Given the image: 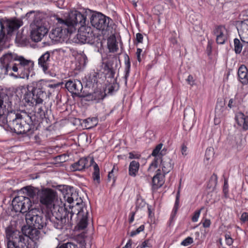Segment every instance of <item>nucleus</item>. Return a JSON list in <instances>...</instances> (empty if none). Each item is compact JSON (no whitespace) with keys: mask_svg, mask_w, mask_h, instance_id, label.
<instances>
[{"mask_svg":"<svg viewBox=\"0 0 248 248\" xmlns=\"http://www.w3.org/2000/svg\"><path fill=\"white\" fill-rule=\"evenodd\" d=\"M25 188L27 191L28 196H29L30 197H33L34 196L35 193L32 190L27 189V187H25Z\"/></svg>","mask_w":248,"mask_h":248,"instance_id":"nucleus-56","label":"nucleus"},{"mask_svg":"<svg viewBox=\"0 0 248 248\" xmlns=\"http://www.w3.org/2000/svg\"><path fill=\"white\" fill-rule=\"evenodd\" d=\"M201 213V210L196 211L194 213L193 216L192 217V220L193 222H197L199 217Z\"/></svg>","mask_w":248,"mask_h":248,"instance_id":"nucleus-43","label":"nucleus"},{"mask_svg":"<svg viewBox=\"0 0 248 248\" xmlns=\"http://www.w3.org/2000/svg\"><path fill=\"white\" fill-rule=\"evenodd\" d=\"M38 228H35V226L29 225L28 226H24L22 228V233L28 237L29 239L37 240L39 237L40 233Z\"/></svg>","mask_w":248,"mask_h":248,"instance_id":"nucleus-18","label":"nucleus"},{"mask_svg":"<svg viewBox=\"0 0 248 248\" xmlns=\"http://www.w3.org/2000/svg\"><path fill=\"white\" fill-rule=\"evenodd\" d=\"M206 49L208 52V54H210L212 50V46L210 42H208Z\"/></svg>","mask_w":248,"mask_h":248,"instance_id":"nucleus-59","label":"nucleus"},{"mask_svg":"<svg viewBox=\"0 0 248 248\" xmlns=\"http://www.w3.org/2000/svg\"><path fill=\"white\" fill-rule=\"evenodd\" d=\"M70 156H72V155L71 153L67 152V153L63 154V159H64L63 162L68 161Z\"/></svg>","mask_w":248,"mask_h":248,"instance_id":"nucleus-49","label":"nucleus"},{"mask_svg":"<svg viewBox=\"0 0 248 248\" xmlns=\"http://www.w3.org/2000/svg\"><path fill=\"white\" fill-rule=\"evenodd\" d=\"M107 81L112 83V84L110 86H109L108 88V93H111L114 91H117L118 90L119 86L118 84L117 83L116 81L114 82L112 80H111V81H110V80H109L108 79L107 80Z\"/></svg>","mask_w":248,"mask_h":248,"instance_id":"nucleus-38","label":"nucleus"},{"mask_svg":"<svg viewBox=\"0 0 248 248\" xmlns=\"http://www.w3.org/2000/svg\"><path fill=\"white\" fill-rule=\"evenodd\" d=\"M151 247V244L149 243V240H146L143 242H142V243L141 244V245L140 246H139L138 247H140V248H145L147 247Z\"/></svg>","mask_w":248,"mask_h":248,"instance_id":"nucleus-47","label":"nucleus"},{"mask_svg":"<svg viewBox=\"0 0 248 248\" xmlns=\"http://www.w3.org/2000/svg\"><path fill=\"white\" fill-rule=\"evenodd\" d=\"M239 80L243 85L248 84V68L244 65H241L237 72Z\"/></svg>","mask_w":248,"mask_h":248,"instance_id":"nucleus-23","label":"nucleus"},{"mask_svg":"<svg viewBox=\"0 0 248 248\" xmlns=\"http://www.w3.org/2000/svg\"><path fill=\"white\" fill-rule=\"evenodd\" d=\"M4 94L0 93V125L4 126L6 123L5 117L4 115L6 110V106L4 105Z\"/></svg>","mask_w":248,"mask_h":248,"instance_id":"nucleus-28","label":"nucleus"},{"mask_svg":"<svg viewBox=\"0 0 248 248\" xmlns=\"http://www.w3.org/2000/svg\"><path fill=\"white\" fill-rule=\"evenodd\" d=\"M138 156L137 155H134L133 153L130 152L129 153V158L130 159H133L135 158H138Z\"/></svg>","mask_w":248,"mask_h":248,"instance_id":"nucleus-62","label":"nucleus"},{"mask_svg":"<svg viewBox=\"0 0 248 248\" xmlns=\"http://www.w3.org/2000/svg\"><path fill=\"white\" fill-rule=\"evenodd\" d=\"M162 146L163 144H158L153 151L152 155L155 156V158L154 161L150 164L149 169H151L152 167L156 168L158 163L159 158H161V157L164 156L163 153L164 150H162V151H160Z\"/></svg>","mask_w":248,"mask_h":248,"instance_id":"nucleus-21","label":"nucleus"},{"mask_svg":"<svg viewBox=\"0 0 248 248\" xmlns=\"http://www.w3.org/2000/svg\"><path fill=\"white\" fill-rule=\"evenodd\" d=\"M20 57L16 53L11 52L2 55L0 58V67L4 71L5 74H9L8 72L13 70V67L16 66ZM9 75L12 76L13 74L9 73Z\"/></svg>","mask_w":248,"mask_h":248,"instance_id":"nucleus-12","label":"nucleus"},{"mask_svg":"<svg viewBox=\"0 0 248 248\" xmlns=\"http://www.w3.org/2000/svg\"><path fill=\"white\" fill-rule=\"evenodd\" d=\"M160 162V167L164 174L168 173L173 168V164L171 163V159L167 156H164L159 158L158 162Z\"/></svg>","mask_w":248,"mask_h":248,"instance_id":"nucleus-20","label":"nucleus"},{"mask_svg":"<svg viewBox=\"0 0 248 248\" xmlns=\"http://www.w3.org/2000/svg\"><path fill=\"white\" fill-rule=\"evenodd\" d=\"M7 248H32L29 245L28 237L11 228L6 230Z\"/></svg>","mask_w":248,"mask_h":248,"instance_id":"nucleus-7","label":"nucleus"},{"mask_svg":"<svg viewBox=\"0 0 248 248\" xmlns=\"http://www.w3.org/2000/svg\"><path fill=\"white\" fill-rule=\"evenodd\" d=\"M50 62V53L46 51L38 59V65L42 68L43 71L46 73L48 69Z\"/></svg>","mask_w":248,"mask_h":248,"instance_id":"nucleus-24","label":"nucleus"},{"mask_svg":"<svg viewBox=\"0 0 248 248\" xmlns=\"http://www.w3.org/2000/svg\"><path fill=\"white\" fill-rule=\"evenodd\" d=\"M49 37L54 42H60L62 37V27L52 29L49 34Z\"/></svg>","mask_w":248,"mask_h":248,"instance_id":"nucleus-27","label":"nucleus"},{"mask_svg":"<svg viewBox=\"0 0 248 248\" xmlns=\"http://www.w3.org/2000/svg\"><path fill=\"white\" fill-rule=\"evenodd\" d=\"M223 190L225 194H226L228 192V185L227 180H225Z\"/></svg>","mask_w":248,"mask_h":248,"instance_id":"nucleus-55","label":"nucleus"},{"mask_svg":"<svg viewBox=\"0 0 248 248\" xmlns=\"http://www.w3.org/2000/svg\"><path fill=\"white\" fill-rule=\"evenodd\" d=\"M225 241L227 245L230 246L233 243V239L230 237L229 235H225Z\"/></svg>","mask_w":248,"mask_h":248,"instance_id":"nucleus-44","label":"nucleus"},{"mask_svg":"<svg viewBox=\"0 0 248 248\" xmlns=\"http://www.w3.org/2000/svg\"><path fill=\"white\" fill-rule=\"evenodd\" d=\"M23 24V22L18 19L4 20L0 19L1 30L0 32V43L2 42L6 35H12L13 32L17 30Z\"/></svg>","mask_w":248,"mask_h":248,"instance_id":"nucleus-10","label":"nucleus"},{"mask_svg":"<svg viewBox=\"0 0 248 248\" xmlns=\"http://www.w3.org/2000/svg\"><path fill=\"white\" fill-rule=\"evenodd\" d=\"M24 39V38L23 37H22L20 33H19V32H18L17 33V34H16V40H18V41H20V40H23Z\"/></svg>","mask_w":248,"mask_h":248,"instance_id":"nucleus-60","label":"nucleus"},{"mask_svg":"<svg viewBox=\"0 0 248 248\" xmlns=\"http://www.w3.org/2000/svg\"><path fill=\"white\" fill-rule=\"evenodd\" d=\"M140 167L139 162L133 160L131 161L129 166V175L132 177H135L138 172Z\"/></svg>","mask_w":248,"mask_h":248,"instance_id":"nucleus-29","label":"nucleus"},{"mask_svg":"<svg viewBox=\"0 0 248 248\" xmlns=\"http://www.w3.org/2000/svg\"><path fill=\"white\" fill-rule=\"evenodd\" d=\"M114 170H116V171L118 170L117 169H115V166L113 167L112 170H111V171L109 172V173L108 174V181H110L111 178H112L114 180V181L115 180L114 175H113V172Z\"/></svg>","mask_w":248,"mask_h":248,"instance_id":"nucleus-45","label":"nucleus"},{"mask_svg":"<svg viewBox=\"0 0 248 248\" xmlns=\"http://www.w3.org/2000/svg\"><path fill=\"white\" fill-rule=\"evenodd\" d=\"M130 62L129 60V58L128 55H126L125 57V69H124V82L125 85L127 84V78L129 75L130 69Z\"/></svg>","mask_w":248,"mask_h":248,"instance_id":"nucleus-31","label":"nucleus"},{"mask_svg":"<svg viewBox=\"0 0 248 248\" xmlns=\"http://www.w3.org/2000/svg\"><path fill=\"white\" fill-rule=\"evenodd\" d=\"M80 61L81 62H79V64H78V69H80L82 67H83V65L84 66V64H85V62H84V58H81L80 59Z\"/></svg>","mask_w":248,"mask_h":248,"instance_id":"nucleus-58","label":"nucleus"},{"mask_svg":"<svg viewBox=\"0 0 248 248\" xmlns=\"http://www.w3.org/2000/svg\"><path fill=\"white\" fill-rule=\"evenodd\" d=\"M46 19L47 22L50 24L62 23V18L59 17L57 15H51L48 16Z\"/></svg>","mask_w":248,"mask_h":248,"instance_id":"nucleus-32","label":"nucleus"},{"mask_svg":"<svg viewBox=\"0 0 248 248\" xmlns=\"http://www.w3.org/2000/svg\"><path fill=\"white\" fill-rule=\"evenodd\" d=\"M187 83L191 86H193L194 84V80L193 78L191 75H189L186 79Z\"/></svg>","mask_w":248,"mask_h":248,"instance_id":"nucleus-48","label":"nucleus"},{"mask_svg":"<svg viewBox=\"0 0 248 248\" xmlns=\"http://www.w3.org/2000/svg\"><path fill=\"white\" fill-rule=\"evenodd\" d=\"M55 192L51 189H46L42 191L40 198V202L47 208H51L55 198Z\"/></svg>","mask_w":248,"mask_h":248,"instance_id":"nucleus-15","label":"nucleus"},{"mask_svg":"<svg viewBox=\"0 0 248 248\" xmlns=\"http://www.w3.org/2000/svg\"><path fill=\"white\" fill-rule=\"evenodd\" d=\"M180 189V185L179 186V189L177 193V195H176V200H175L174 207H178L179 203Z\"/></svg>","mask_w":248,"mask_h":248,"instance_id":"nucleus-46","label":"nucleus"},{"mask_svg":"<svg viewBox=\"0 0 248 248\" xmlns=\"http://www.w3.org/2000/svg\"><path fill=\"white\" fill-rule=\"evenodd\" d=\"M144 229V226L142 225L140 226L136 230L130 232V236L133 237L136 234L139 233L141 232H142Z\"/></svg>","mask_w":248,"mask_h":248,"instance_id":"nucleus-40","label":"nucleus"},{"mask_svg":"<svg viewBox=\"0 0 248 248\" xmlns=\"http://www.w3.org/2000/svg\"><path fill=\"white\" fill-rule=\"evenodd\" d=\"M88 214V213L87 212V211H86V215L85 216H82V218H81L80 220L79 221L78 225V230H83L87 227L88 224L87 215Z\"/></svg>","mask_w":248,"mask_h":248,"instance_id":"nucleus-33","label":"nucleus"},{"mask_svg":"<svg viewBox=\"0 0 248 248\" xmlns=\"http://www.w3.org/2000/svg\"><path fill=\"white\" fill-rule=\"evenodd\" d=\"M65 87L69 92L77 96H80L83 89L81 82L78 80L67 81L65 84Z\"/></svg>","mask_w":248,"mask_h":248,"instance_id":"nucleus-17","label":"nucleus"},{"mask_svg":"<svg viewBox=\"0 0 248 248\" xmlns=\"http://www.w3.org/2000/svg\"><path fill=\"white\" fill-rule=\"evenodd\" d=\"M90 22L93 27L106 34L112 29V19L101 13H94L90 17Z\"/></svg>","mask_w":248,"mask_h":248,"instance_id":"nucleus-9","label":"nucleus"},{"mask_svg":"<svg viewBox=\"0 0 248 248\" xmlns=\"http://www.w3.org/2000/svg\"><path fill=\"white\" fill-rule=\"evenodd\" d=\"M234 42V50L236 54H240L242 51L243 45L240 40L237 38H235Z\"/></svg>","mask_w":248,"mask_h":248,"instance_id":"nucleus-35","label":"nucleus"},{"mask_svg":"<svg viewBox=\"0 0 248 248\" xmlns=\"http://www.w3.org/2000/svg\"><path fill=\"white\" fill-rule=\"evenodd\" d=\"M237 96L235 95L234 98H231L228 104V107L231 109L233 107H236L237 106Z\"/></svg>","mask_w":248,"mask_h":248,"instance_id":"nucleus-39","label":"nucleus"},{"mask_svg":"<svg viewBox=\"0 0 248 248\" xmlns=\"http://www.w3.org/2000/svg\"><path fill=\"white\" fill-rule=\"evenodd\" d=\"M235 120L237 124L242 127L244 131L248 130V116L245 115L242 112H238L236 113Z\"/></svg>","mask_w":248,"mask_h":248,"instance_id":"nucleus-22","label":"nucleus"},{"mask_svg":"<svg viewBox=\"0 0 248 248\" xmlns=\"http://www.w3.org/2000/svg\"><path fill=\"white\" fill-rule=\"evenodd\" d=\"M93 167V179L97 184L100 183V171L98 165L94 163L93 158L90 157H81L77 162L72 164L70 166L71 171H83L85 169L89 168L92 164Z\"/></svg>","mask_w":248,"mask_h":248,"instance_id":"nucleus-8","label":"nucleus"},{"mask_svg":"<svg viewBox=\"0 0 248 248\" xmlns=\"http://www.w3.org/2000/svg\"><path fill=\"white\" fill-rule=\"evenodd\" d=\"M48 219L49 213H44L42 210L38 208L31 209L25 215L27 224L35 226V228L39 229H45Z\"/></svg>","mask_w":248,"mask_h":248,"instance_id":"nucleus-6","label":"nucleus"},{"mask_svg":"<svg viewBox=\"0 0 248 248\" xmlns=\"http://www.w3.org/2000/svg\"><path fill=\"white\" fill-rule=\"evenodd\" d=\"M108 48L110 52L117 51L118 49L116 38L114 36L109 37L107 40Z\"/></svg>","mask_w":248,"mask_h":248,"instance_id":"nucleus-30","label":"nucleus"},{"mask_svg":"<svg viewBox=\"0 0 248 248\" xmlns=\"http://www.w3.org/2000/svg\"><path fill=\"white\" fill-rule=\"evenodd\" d=\"M214 155V148L211 147L208 148L205 151L204 161H205V160L209 161L210 160L212 159Z\"/></svg>","mask_w":248,"mask_h":248,"instance_id":"nucleus-36","label":"nucleus"},{"mask_svg":"<svg viewBox=\"0 0 248 248\" xmlns=\"http://www.w3.org/2000/svg\"><path fill=\"white\" fill-rule=\"evenodd\" d=\"M54 226L58 229H62V215H60L55 217V220L53 221Z\"/></svg>","mask_w":248,"mask_h":248,"instance_id":"nucleus-37","label":"nucleus"},{"mask_svg":"<svg viewBox=\"0 0 248 248\" xmlns=\"http://www.w3.org/2000/svg\"><path fill=\"white\" fill-rule=\"evenodd\" d=\"M211 221L210 219H205L202 223V225L204 228H208L210 226Z\"/></svg>","mask_w":248,"mask_h":248,"instance_id":"nucleus-53","label":"nucleus"},{"mask_svg":"<svg viewBox=\"0 0 248 248\" xmlns=\"http://www.w3.org/2000/svg\"><path fill=\"white\" fill-rule=\"evenodd\" d=\"M164 176V174L161 173L160 170H157L156 174L152 178L153 186L155 188H158L163 185Z\"/></svg>","mask_w":248,"mask_h":248,"instance_id":"nucleus-26","label":"nucleus"},{"mask_svg":"<svg viewBox=\"0 0 248 248\" xmlns=\"http://www.w3.org/2000/svg\"><path fill=\"white\" fill-rule=\"evenodd\" d=\"M117 68V61L116 59L109 60L103 63V73L106 79L112 80L114 82L117 81V77L114 76Z\"/></svg>","mask_w":248,"mask_h":248,"instance_id":"nucleus-14","label":"nucleus"},{"mask_svg":"<svg viewBox=\"0 0 248 248\" xmlns=\"http://www.w3.org/2000/svg\"><path fill=\"white\" fill-rule=\"evenodd\" d=\"M237 29L241 41L248 43V19L237 22Z\"/></svg>","mask_w":248,"mask_h":248,"instance_id":"nucleus-16","label":"nucleus"},{"mask_svg":"<svg viewBox=\"0 0 248 248\" xmlns=\"http://www.w3.org/2000/svg\"><path fill=\"white\" fill-rule=\"evenodd\" d=\"M178 209V207H173V209L172 210V213L170 216V219L171 220H172L174 217H175L177 212V210Z\"/></svg>","mask_w":248,"mask_h":248,"instance_id":"nucleus-52","label":"nucleus"},{"mask_svg":"<svg viewBox=\"0 0 248 248\" xmlns=\"http://www.w3.org/2000/svg\"><path fill=\"white\" fill-rule=\"evenodd\" d=\"M217 183V176L215 173H214L211 177L208 185V187L210 189H214Z\"/></svg>","mask_w":248,"mask_h":248,"instance_id":"nucleus-34","label":"nucleus"},{"mask_svg":"<svg viewBox=\"0 0 248 248\" xmlns=\"http://www.w3.org/2000/svg\"><path fill=\"white\" fill-rule=\"evenodd\" d=\"M132 245V240L131 239L129 240L128 242L124 247V248H130Z\"/></svg>","mask_w":248,"mask_h":248,"instance_id":"nucleus-61","label":"nucleus"},{"mask_svg":"<svg viewBox=\"0 0 248 248\" xmlns=\"http://www.w3.org/2000/svg\"><path fill=\"white\" fill-rule=\"evenodd\" d=\"M63 248H77V246L72 242H67L63 243Z\"/></svg>","mask_w":248,"mask_h":248,"instance_id":"nucleus-42","label":"nucleus"},{"mask_svg":"<svg viewBox=\"0 0 248 248\" xmlns=\"http://www.w3.org/2000/svg\"><path fill=\"white\" fill-rule=\"evenodd\" d=\"M63 19V38H68L66 43L94 44L97 37L90 27L85 26L86 16L80 12L71 11L65 13Z\"/></svg>","mask_w":248,"mask_h":248,"instance_id":"nucleus-1","label":"nucleus"},{"mask_svg":"<svg viewBox=\"0 0 248 248\" xmlns=\"http://www.w3.org/2000/svg\"><path fill=\"white\" fill-rule=\"evenodd\" d=\"M136 40L138 43H142L143 41V35L140 33L136 34Z\"/></svg>","mask_w":248,"mask_h":248,"instance_id":"nucleus-51","label":"nucleus"},{"mask_svg":"<svg viewBox=\"0 0 248 248\" xmlns=\"http://www.w3.org/2000/svg\"><path fill=\"white\" fill-rule=\"evenodd\" d=\"M76 195L74 193L73 187L63 185V198L65 202L63 203V233L67 237H72L73 235L72 217L75 213L74 208V197Z\"/></svg>","mask_w":248,"mask_h":248,"instance_id":"nucleus-3","label":"nucleus"},{"mask_svg":"<svg viewBox=\"0 0 248 248\" xmlns=\"http://www.w3.org/2000/svg\"><path fill=\"white\" fill-rule=\"evenodd\" d=\"M142 51V49L139 48H138L137 50V52H136L137 56L140 55V54H141Z\"/></svg>","mask_w":248,"mask_h":248,"instance_id":"nucleus-63","label":"nucleus"},{"mask_svg":"<svg viewBox=\"0 0 248 248\" xmlns=\"http://www.w3.org/2000/svg\"><path fill=\"white\" fill-rule=\"evenodd\" d=\"M241 219L243 222L248 221V214L247 213H243L241 217Z\"/></svg>","mask_w":248,"mask_h":248,"instance_id":"nucleus-50","label":"nucleus"},{"mask_svg":"<svg viewBox=\"0 0 248 248\" xmlns=\"http://www.w3.org/2000/svg\"><path fill=\"white\" fill-rule=\"evenodd\" d=\"M12 205L16 212L22 214L27 213L32 206L31 199L23 196L16 197L12 201Z\"/></svg>","mask_w":248,"mask_h":248,"instance_id":"nucleus-13","label":"nucleus"},{"mask_svg":"<svg viewBox=\"0 0 248 248\" xmlns=\"http://www.w3.org/2000/svg\"><path fill=\"white\" fill-rule=\"evenodd\" d=\"M25 17L31 22V38L35 42L40 41L47 33V25L44 22L42 15L37 12L31 11L27 13Z\"/></svg>","mask_w":248,"mask_h":248,"instance_id":"nucleus-5","label":"nucleus"},{"mask_svg":"<svg viewBox=\"0 0 248 248\" xmlns=\"http://www.w3.org/2000/svg\"><path fill=\"white\" fill-rule=\"evenodd\" d=\"M187 147L185 144L182 145L181 153L183 155H187Z\"/></svg>","mask_w":248,"mask_h":248,"instance_id":"nucleus-54","label":"nucleus"},{"mask_svg":"<svg viewBox=\"0 0 248 248\" xmlns=\"http://www.w3.org/2000/svg\"><path fill=\"white\" fill-rule=\"evenodd\" d=\"M226 31V29L223 26L216 27L213 33L216 36V42L218 44L222 45L225 42L227 39V35L225 33Z\"/></svg>","mask_w":248,"mask_h":248,"instance_id":"nucleus-19","label":"nucleus"},{"mask_svg":"<svg viewBox=\"0 0 248 248\" xmlns=\"http://www.w3.org/2000/svg\"><path fill=\"white\" fill-rule=\"evenodd\" d=\"M135 7H137V0H129Z\"/></svg>","mask_w":248,"mask_h":248,"instance_id":"nucleus-64","label":"nucleus"},{"mask_svg":"<svg viewBox=\"0 0 248 248\" xmlns=\"http://www.w3.org/2000/svg\"><path fill=\"white\" fill-rule=\"evenodd\" d=\"M33 62L20 56L16 66L13 67V71L17 73L16 78H28L31 72L33 70Z\"/></svg>","mask_w":248,"mask_h":248,"instance_id":"nucleus-11","label":"nucleus"},{"mask_svg":"<svg viewBox=\"0 0 248 248\" xmlns=\"http://www.w3.org/2000/svg\"><path fill=\"white\" fill-rule=\"evenodd\" d=\"M135 215V212H132L130 213V217L129 220V222L130 223H131L134 221Z\"/></svg>","mask_w":248,"mask_h":248,"instance_id":"nucleus-57","label":"nucleus"},{"mask_svg":"<svg viewBox=\"0 0 248 248\" xmlns=\"http://www.w3.org/2000/svg\"><path fill=\"white\" fill-rule=\"evenodd\" d=\"M193 238L191 237H188L184 239L182 242L181 245L184 246H187L193 243Z\"/></svg>","mask_w":248,"mask_h":248,"instance_id":"nucleus-41","label":"nucleus"},{"mask_svg":"<svg viewBox=\"0 0 248 248\" xmlns=\"http://www.w3.org/2000/svg\"><path fill=\"white\" fill-rule=\"evenodd\" d=\"M4 128L17 134H26L30 136L34 131L36 116L31 113L21 110L9 112L6 117Z\"/></svg>","mask_w":248,"mask_h":248,"instance_id":"nucleus-2","label":"nucleus"},{"mask_svg":"<svg viewBox=\"0 0 248 248\" xmlns=\"http://www.w3.org/2000/svg\"><path fill=\"white\" fill-rule=\"evenodd\" d=\"M226 108L224 102L220 101L217 103L215 108V121L216 122H219V119L224 116Z\"/></svg>","mask_w":248,"mask_h":248,"instance_id":"nucleus-25","label":"nucleus"},{"mask_svg":"<svg viewBox=\"0 0 248 248\" xmlns=\"http://www.w3.org/2000/svg\"><path fill=\"white\" fill-rule=\"evenodd\" d=\"M46 84L42 80L32 82L31 86L26 88L20 86L17 89L18 95L21 97L23 94V100L29 106H34L42 104L44 99L46 96L45 92Z\"/></svg>","mask_w":248,"mask_h":248,"instance_id":"nucleus-4","label":"nucleus"}]
</instances>
